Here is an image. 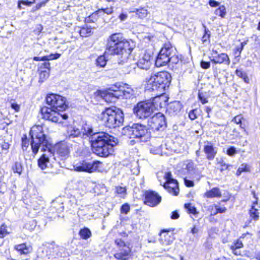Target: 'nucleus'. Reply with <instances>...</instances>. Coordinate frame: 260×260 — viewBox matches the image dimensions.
Listing matches in <instances>:
<instances>
[{
    "label": "nucleus",
    "instance_id": "20e7f679",
    "mask_svg": "<svg viewBox=\"0 0 260 260\" xmlns=\"http://www.w3.org/2000/svg\"><path fill=\"white\" fill-rule=\"evenodd\" d=\"M171 81V75L167 72H160L151 74L145 79V89L149 91L164 92L169 86Z\"/></svg>",
    "mask_w": 260,
    "mask_h": 260
},
{
    "label": "nucleus",
    "instance_id": "aec40b11",
    "mask_svg": "<svg viewBox=\"0 0 260 260\" xmlns=\"http://www.w3.org/2000/svg\"><path fill=\"white\" fill-rule=\"evenodd\" d=\"M169 230H161L160 233V241L163 245H169L175 239L174 234L169 233Z\"/></svg>",
    "mask_w": 260,
    "mask_h": 260
},
{
    "label": "nucleus",
    "instance_id": "a19ab883",
    "mask_svg": "<svg viewBox=\"0 0 260 260\" xmlns=\"http://www.w3.org/2000/svg\"><path fill=\"white\" fill-rule=\"evenodd\" d=\"M9 234L7 225L5 224H2L0 226V238H3Z\"/></svg>",
    "mask_w": 260,
    "mask_h": 260
},
{
    "label": "nucleus",
    "instance_id": "774afa93",
    "mask_svg": "<svg viewBox=\"0 0 260 260\" xmlns=\"http://www.w3.org/2000/svg\"><path fill=\"white\" fill-rule=\"evenodd\" d=\"M216 210L217 212L222 213L225 212L226 209L225 207H216Z\"/></svg>",
    "mask_w": 260,
    "mask_h": 260
},
{
    "label": "nucleus",
    "instance_id": "49530a36",
    "mask_svg": "<svg viewBox=\"0 0 260 260\" xmlns=\"http://www.w3.org/2000/svg\"><path fill=\"white\" fill-rule=\"evenodd\" d=\"M184 207L186 209H187L188 212H189L190 213H196V208L194 206H192L190 204H185Z\"/></svg>",
    "mask_w": 260,
    "mask_h": 260
},
{
    "label": "nucleus",
    "instance_id": "13d9d810",
    "mask_svg": "<svg viewBox=\"0 0 260 260\" xmlns=\"http://www.w3.org/2000/svg\"><path fill=\"white\" fill-rule=\"evenodd\" d=\"M106 90L108 91H111L113 93H115L116 91H120V89H119V87L116 85H114L109 88Z\"/></svg>",
    "mask_w": 260,
    "mask_h": 260
},
{
    "label": "nucleus",
    "instance_id": "f257e3e1",
    "mask_svg": "<svg viewBox=\"0 0 260 260\" xmlns=\"http://www.w3.org/2000/svg\"><path fill=\"white\" fill-rule=\"evenodd\" d=\"M29 135L31 138L30 145L32 152L36 154L40 148L44 152L38 160L39 167L42 170L49 168L53 160H56V157L54 156L51 150V144L46 139L43 127L40 125L34 126L30 131Z\"/></svg>",
    "mask_w": 260,
    "mask_h": 260
},
{
    "label": "nucleus",
    "instance_id": "ddd939ff",
    "mask_svg": "<svg viewBox=\"0 0 260 260\" xmlns=\"http://www.w3.org/2000/svg\"><path fill=\"white\" fill-rule=\"evenodd\" d=\"M115 243L119 247L120 251L116 253L114 257L120 260L127 259L131 251L129 247L127 246L125 243L120 239H116Z\"/></svg>",
    "mask_w": 260,
    "mask_h": 260
},
{
    "label": "nucleus",
    "instance_id": "8fccbe9b",
    "mask_svg": "<svg viewBox=\"0 0 260 260\" xmlns=\"http://www.w3.org/2000/svg\"><path fill=\"white\" fill-rule=\"evenodd\" d=\"M129 206L128 204H125L123 205L121 208V212L124 214H127L129 211Z\"/></svg>",
    "mask_w": 260,
    "mask_h": 260
},
{
    "label": "nucleus",
    "instance_id": "6e6d98bb",
    "mask_svg": "<svg viewBox=\"0 0 260 260\" xmlns=\"http://www.w3.org/2000/svg\"><path fill=\"white\" fill-rule=\"evenodd\" d=\"M184 182L185 185L187 187H192L194 185L193 181L190 180H188L186 178H184Z\"/></svg>",
    "mask_w": 260,
    "mask_h": 260
},
{
    "label": "nucleus",
    "instance_id": "3c124183",
    "mask_svg": "<svg viewBox=\"0 0 260 260\" xmlns=\"http://www.w3.org/2000/svg\"><path fill=\"white\" fill-rule=\"evenodd\" d=\"M116 192L118 194H124L126 192L125 187H123L121 186H117L116 187Z\"/></svg>",
    "mask_w": 260,
    "mask_h": 260
},
{
    "label": "nucleus",
    "instance_id": "f3484780",
    "mask_svg": "<svg viewBox=\"0 0 260 260\" xmlns=\"http://www.w3.org/2000/svg\"><path fill=\"white\" fill-rule=\"evenodd\" d=\"M161 201V197L154 191H148L145 193V203L150 206L154 207L158 205Z\"/></svg>",
    "mask_w": 260,
    "mask_h": 260
},
{
    "label": "nucleus",
    "instance_id": "e2e57ef3",
    "mask_svg": "<svg viewBox=\"0 0 260 260\" xmlns=\"http://www.w3.org/2000/svg\"><path fill=\"white\" fill-rule=\"evenodd\" d=\"M11 107L16 112H18L20 110V105L15 103H12L11 104Z\"/></svg>",
    "mask_w": 260,
    "mask_h": 260
},
{
    "label": "nucleus",
    "instance_id": "338daca9",
    "mask_svg": "<svg viewBox=\"0 0 260 260\" xmlns=\"http://www.w3.org/2000/svg\"><path fill=\"white\" fill-rule=\"evenodd\" d=\"M179 217V214L177 211H174L172 213L171 218L172 219H178Z\"/></svg>",
    "mask_w": 260,
    "mask_h": 260
},
{
    "label": "nucleus",
    "instance_id": "0e129e2a",
    "mask_svg": "<svg viewBox=\"0 0 260 260\" xmlns=\"http://www.w3.org/2000/svg\"><path fill=\"white\" fill-rule=\"evenodd\" d=\"M219 3L215 1V0H210L209 1V5L211 7H216L219 5Z\"/></svg>",
    "mask_w": 260,
    "mask_h": 260
},
{
    "label": "nucleus",
    "instance_id": "72a5a7b5",
    "mask_svg": "<svg viewBox=\"0 0 260 260\" xmlns=\"http://www.w3.org/2000/svg\"><path fill=\"white\" fill-rule=\"evenodd\" d=\"M214 14L222 18H224L226 15V11L225 6L222 5L219 7L218 8L215 10Z\"/></svg>",
    "mask_w": 260,
    "mask_h": 260
},
{
    "label": "nucleus",
    "instance_id": "864d4df0",
    "mask_svg": "<svg viewBox=\"0 0 260 260\" xmlns=\"http://www.w3.org/2000/svg\"><path fill=\"white\" fill-rule=\"evenodd\" d=\"M29 145L28 141H27L26 136H25V138H22V147L23 150H24V148L26 149V148L28 147Z\"/></svg>",
    "mask_w": 260,
    "mask_h": 260
},
{
    "label": "nucleus",
    "instance_id": "393cba45",
    "mask_svg": "<svg viewBox=\"0 0 260 260\" xmlns=\"http://www.w3.org/2000/svg\"><path fill=\"white\" fill-rule=\"evenodd\" d=\"M160 51L169 57L173 56L176 52L175 48L172 46L170 42L165 43Z\"/></svg>",
    "mask_w": 260,
    "mask_h": 260
},
{
    "label": "nucleus",
    "instance_id": "f8f14e48",
    "mask_svg": "<svg viewBox=\"0 0 260 260\" xmlns=\"http://www.w3.org/2000/svg\"><path fill=\"white\" fill-rule=\"evenodd\" d=\"M164 179L166 180V182L163 185L164 188L170 193L177 196L179 192L178 182L176 180L172 177L171 173L166 172L164 176Z\"/></svg>",
    "mask_w": 260,
    "mask_h": 260
},
{
    "label": "nucleus",
    "instance_id": "58836bf2",
    "mask_svg": "<svg viewBox=\"0 0 260 260\" xmlns=\"http://www.w3.org/2000/svg\"><path fill=\"white\" fill-rule=\"evenodd\" d=\"M107 59L104 55H101L96 59V64L100 67H104L107 63Z\"/></svg>",
    "mask_w": 260,
    "mask_h": 260
},
{
    "label": "nucleus",
    "instance_id": "09e8293b",
    "mask_svg": "<svg viewBox=\"0 0 260 260\" xmlns=\"http://www.w3.org/2000/svg\"><path fill=\"white\" fill-rule=\"evenodd\" d=\"M242 118H243L241 115H237L234 117V118L233 119L232 121L237 124H240V126L241 128H244V127H243L242 126V124H241V121H242Z\"/></svg>",
    "mask_w": 260,
    "mask_h": 260
},
{
    "label": "nucleus",
    "instance_id": "a211bd4d",
    "mask_svg": "<svg viewBox=\"0 0 260 260\" xmlns=\"http://www.w3.org/2000/svg\"><path fill=\"white\" fill-rule=\"evenodd\" d=\"M182 169L186 171V174L191 178H194L198 175L196 165L191 160H186L183 162Z\"/></svg>",
    "mask_w": 260,
    "mask_h": 260
},
{
    "label": "nucleus",
    "instance_id": "a878e982",
    "mask_svg": "<svg viewBox=\"0 0 260 260\" xmlns=\"http://www.w3.org/2000/svg\"><path fill=\"white\" fill-rule=\"evenodd\" d=\"M134 91L132 88L129 87H126L125 88L120 89V91H117V95L118 96L119 99L130 98L133 95Z\"/></svg>",
    "mask_w": 260,
    "mask_h": 260
},
{
    "label": "nucleus",
    "instance_id": "2eb2a0df",
    "mask_svg": "<svg viewBox=\"0 0 260 260\" xmlns=\"http://www.w3.org/2000/svg\"><path fill=\"white\" fill-rule=\"evenodd\" d=\"M56 154L61 160L67 159L70 155V147L67 143L61 142L55 146Z\"/></svg>",
    "mask_w": 260,
    "mask_h": 260
},
{
    "label": "nucleus",
    "instance_id": "39448f33",
    "mask_svg": "<svg viewBox=\"0 0 260 260\" xmlns=\"http://www.w3.org/2000/svg\"><path fill=\"white\" fill-rule=\"evenodd\" d=\"M104 125L109 128L121 126L123 122V114L115 107L106 108L99 117Z\"/></svg>",
    "mask_w": 260,
    "mask_h": 260
},
{
    "label": "nucleus",
    "instance_id": "dca6fc26",
    "mask_svg": "<svg viewBox=\"0 0 260 260\" xmlns=\"http://www.w3.org/2000/svg\"><path fill=\"white\" fill-rule=\"evenodd\" d=\"M152 104L151 107L154 112L158 111L162 107L166 105V103L168 101V98L163 94V92L159 95L156 96L155 97L149 100Z\"/></svg>",
    "mask_w": 260,
    "mask_h": 260
},
{
    "label": "nucleus",
    "instance_id": "79ce46f5",
    "mask_svg": "<svg viewBox=\"0 0 260 260\" xmlns=\"http://www.w3.org/2000/svg\"><path fill=\"white\" fill-rule=\"evenodd\" d=\"M60 56V54L59 53H54V54H51L49 55L44 56L43 57V59H45V60H51L53 59H56L58 58Z\"/></svg>",
    "mask_w": 260,
    "mask_h": 260
},
{
    "label": "nucleus",
    "instance_id": "69168bd1",
    "mask_svg": "<svg viewBox=\"0 0 260 260\" xmlns=\"http://www.w3.org/2000/svg\"><path fill=\"white\" fill-rule=\"evenodd\" d=\"M3 150H8L10 147V144L6 142H4L1 145Z\"/></svg>",
    "mask_w": 260,
    "mask_h": 260
},
{
    "label": "nucleus",
    "instance_id": "bf43d9fd",
    "mask_svg": "<svg viewBox=\"0 0 260 260\" xmlns=\"http://www.w3.org/2000/svg\"><path fill=\"white\" fill-rule=\"evenodd\" d=\"M218 164L220 165L221 168L220 170L221 172L228 169L229 168V165H226L222 160L221 161L218 162Z\"/></svg>",
    "mask_w": 260,
    "mask_h": 260
},
{
    "label": "nucleus",
    "instance_id": "6e6552de",
    "mask_svg": "<svg viewBox=\"0 0 260 260\" xmlns=\"http://www.w3.org/2000/svg\"><path fill=\"white\" fill-rule=\"evenodd\" d=\"M57 110L49 107H44L41 110V114L44 119L53 122L62 123V120H66L68 118L67 114H61Z\"/></svg>",
    "mask_w": 260,
    "mask_h": 260
},
{
    "label": "nucleus",
    "instance_id": "c85d7f7f",
    "mask_svg": "<svg viewBox=\"0 0 260 260\" xmlns=\"http://www.w3.org/2000/svg\"><path fill=\"white\" fill-rule=\"evenodd\" d=\"M204 197L207 198H220L221 197V193L219 188L214 187L206 191L204 194Z\"/></svg>",
    "mask_w": 260,
    "mask_h": 260
},
{
    "label": "nucleus",
    "instance_id": "c03bdc74",
    "mask_svg": "<svg viewBox=\"0 0 260 260\" xmlns=\"http://www.w3.org/2000/svg\"><path fill=\"white\" fill-rule=\"evenodd\" d=\"M242 247H243L242 242L240 240H237L231 246V248L232 250L236 251V250H237V249L240 248Z\"/></svg>",
    "mask_w": 260,
    "mask_h": 260
},
{
    "label": "nucleus",
    "instance_id": "473e14b6",
    "mask_svg": "<svg viewBox=\"0 0 260 260\" xmlns=\"http://www.w3.org/2000/svg\"><path fill=\"white\" fill-rule=\"evenodd\" d=\"M181 109V106L179 102H175L171 103L169 107L168 110L171 112L173 111V112L177 113L179 112Z\"/></svg>",
    "mask_w": 260,
    "mask_h": 260
},
{
    "label": "nucleus",
    "instance_id": "f03ea898",
    "mask_svg": "<svg viewBox=\"0 0 260 260\" xmlns=\"http://www.w3.org/2000/svg\"><path fill=\"white\" fill-rule=\"evenodd\" d=\"M132 50L133 47L130 46L129 42L124 39L121 34H114L108 40L107 51L111 55L119 56L118 62L119 64L127 62Z\"/></svg>",
    "mask_w": 260,
    "mask_h": 260
},
{
    "label": "nucleus",
    "instance_id": "cd10ccee",
    "mask_svg": "<svg viewBox=\"0 0 260 260\" xmlns=\"http://www.w3.org/2000/svg\"><path fill=\"white\" fill-rule=\"evenodd\" d=\"M79 137H81V132L79 129L72 126L68 128L67 137L69 139L71 140Z\"/></svg>",
    "mask_w": 260,
    "mask_h": 260
},
{
    "label": "nucleus",
    "instance_id": "6ab92c4d",
    "mask_svg": "<svg viewBox=\"0 0 260 260\" xmlns=\"http://www.w3.org/2000/svg\"><path fill=\"white\" fill-rule=\"evenodd\" d=\"M204 152L206 154L207 159L212 160L217 153V150L212 142L206 141L204 143Z\"/></svg>",
    "mask_w": 260,
    "mask_h": 260
},
{
    "label": "nucleus",
    "instance_id": "f704fd0d",
    "mask_svg": "<svg viewBox=\"0 0 260 260\" xmlns=\"http://www.w3.org/2000/svg\"><path fill=\"white\" fill-rule=\"evenodd\" d=\"M257 204V201L253 203V205ZM250 217L252 218L254 220H257L259 217V213L258 212V210L254 208V205H253L250 210Z\"/></svg>",
    "mask_w": 260,
    "mask_h": 260
},
{
    "label": "nucleus",
    "instance_id": "b1692460",
    "mask_svg": "<svg viewBox=\"0 0 260 260\" xmlns=\"http://www.w3.org/2000/svg\"><path fill=\"white\" fill-rule=\"evenodd\" d=\"M116 94H117V91L115 93H113L107 90L104 91L101 93L102 96L108 103L115 102L119 99L118 96Z\"/></svg>",
    "mask_w": 260,
    "mask_h": 260
},
{
    "label": "nucleus",
    "instance_id": "7c9ffc66",
    "mask_svg": "<svg viewBox=\"0 0 260 260\" xmlns=\"http://www.w3.org/2000/svg\"><path fill=\"white\" fill-rule=\"evenodd\" d=\"M129 12L135 13L140 18H145L148 13L147 10L144 8L139 9L133 8L130 10Z\"/></svg>",
    "mask_w": 260,
    "mask_h": 260
},
{
    "label": "nucleus",
    "instance_id": "ea45409f",
    "mask_svg": "<svg viewBox=\"0 0 260 260\" xmlns=\"http://www.w3.org/2000/svg\"><path fill=\"white\" fill-rule=\"evenodd\" d=\"M12 170L14 173L20 175L22 171V166L21 163L16 162L12 167Z\"/></svg>",
    "mask_w": 260,
    "mask_h": 260
},
{
    "label": "nucleus",
    "instance_id": "bb28decb",
    "mask_svg": "<svg viewBox=\"0 0 260 260\" xmlns=\"http://www.w3.org/2000/svg\"><path fill=\"white\" fill-rule=\"evenodd\" d=\"M44 249L47 253H49V255H58L59 247L54 242L46 244Z\"/></svg>",
    "mask_w": 260,
    "mask_h": 260
},
{
    "label": "nucleus",
    "instance_id": "4468645a",
    "mask_svg": "<svg viewBox=\"0 0 260 260\" xmlns=\"http://www.w3.org/2000/svg\"><path fill=\"white\" fill-rule=\"evenodd\" d=\"M209 58L210 60L215 64L225 63L229 65L230 63V58L226 53H221L218 54L217 51L215 50H212Z\"/></svg>",
    "mask_w": 260,
    "mask_h": 260
},
{
    "label": "nucleus",
    "instance_id": "a18cd8bd",
    "mask_svg": "<svg viewBox=\"0 0 260 260\" xmlns=\"http://www.w3.org/2000/svg\"><path fill=\"white\" fill-rule=\"evenodd\" d=\"M249 171L247 165L246 164H242L240 167L238 169L236 174L237 176H240L242 172H248Z\"/></svg>",
    "mask_w": 260,
    "mask_h": 260
},
{
    "label": "nucleus",
    "instance_id": "de8ad7c7",
    "mask_svg": "<svg viewBox=\"0 0 260 260\" xmlns=\"http://www.w3.org/2000/svg\"><path fill=\"white\" fill-rule=\"evenodd\" d=\"M198 97L200 101L203 104L208 103L207 98L204 93L202 92H199Z\"/></svg>",
    "mask_w": 260,
    "mask_h": 260
},
{
    "label": "nucleus",
    "instance_id": "423d86ee",
    "mask_svg": "<svg viewBox=\"0 0 260 260\" xmlns=\"http://www.w3.org/2000/svg\"><path fill=\"white\" fill-rule=\"evenodd\" d=\"M122 134L129 138H136L141 142H147L150 138V133L145 125L139 123L127 126L122 129Z\"/></svg>",
    "mask_w": 260,
    "mask_h": 260
},
{
    "label": "nucleus",
    "instance_id": "2f4dec72",
    "mask_svg": "<svg viewBox=\"0 0 260 260\" xmlns=\"http://www.w3.org/2000/svg\"><path fill=\"white\" fill-rule=\"evenodd\" d=\"M17 252L19 254H27L30 252L31 248L30 246H27L25 244L23 243L18 245L16 246Z\"/></svg>",
    "mask_w": 260,
    "mask_h": 260
},
{
    "label": "nucleus",
    "instance_id": "e433bc0d",
    "mask_svg": "<svg viewBox=\"0 0 260 260\" xmlns=\"http://www.w3.org/2000/svg\"><path fill=\"white\" fill-rule=\"evenodd\" d=\"M235 73L237 76L242 78L246 83H248L249 82V79L247 74L242 70H236Z\"/></svg>",
    "mask_w": 260,
    "mask_h": 260
},
{
    "label": "nucleus",
    "instance_id": "c9c22d12",
    "mask_svg": "<svg viewBox=\"0 0 260 260\" xmlns=\"http://www.w3.org/2000/svg\"><path fill=\"white\" fill-rule=\"evenodd\" d=\"M91 33V28L88 26L83 27L80 30V35L82 37H87Z\"/></svg>",
    "mask_w": 260,
    "mask_h": 260
},
{
    "label": "nucleus",
    "instance_id": "052dcab7",
    "mask_svg": "<svg viewBox=\"0 0 260 260\" xmlns=\"http://www.w3.org/2000/svg\"><path fill=\"white\" fill-rule=\"evenodd\" d=\"M201 66L203 69H207L210 68V63L209 62L202 61L201 62Z\"/></svg>",
    "mask_w": 260,
    "mask_h": 260
},
{
    "label": "nucleus",
    "instance_id": "7ed1b4c3",
    "mask_svg": "<svg viewBox=\"0 0 260 260\" xmlns=\"http://www.w3.org/2000/svg\"><path fill=\"white\" fill-rule=\"evenodd\" d=\"M91 142L93 152L101 157L111 154L113 147L118 143L116 138L104 132L95 134L91 137Z\"/></svg>",
    "mask_w": 260,
    "mask_h": 260
},
{
    "label": "nucleus",
    "instance_id": "4be33fe9",
    "mask_svg": "<svg viewBox=\"0 0 260 260\" xmlns=\"http://www.w3.org/2000/svg\"><path fill=\"white\" fill-rule=\"evenodd\" d=\"M50 63L45 62L41 67L39 73V82H43L49 76Z\"/></svg>",
    "mask_w": 260,
    "mask_h": 260
},
{
    "label": "nucleus",
    "instance_id": "4d7b16f0",
    "mask_svg": "<svg viewBox=\"0 0 260 260\" xmlns=\"http://www.w3.org/2000/svg\"><path fill=\"white\" fill-rule=\"evenodd\" d=\"M169 58H170L169 62H172V63H177L179 61L178 58L176 54Z\"/></svg>",
    "mask_w": 260,
    "mask_h": 260
},
{
    "label": "nucleus",
    "instance_id": "37998d69",
    "mask_svg": "<svg viewBox=\"0 0 260 260\" xmlns=\"http://www.w3.org/2000/svg\"><path fill=\"white\" fill-rule=\"evenodd\" d=\"M113 12V8L112 7L107 8L106 9H101L98 10L96 13L98 14H101L102 13H106L108 15L111 14Z\"/></svg>",
    "mask_w": 260,
    "mask_h": 260
},
{
    "label": "nucleus",
    "instance_id": "680f3d73",
    "mask_svg": "<svg viewBox=\"0 0 260 260\" xmlns=\"http://www.w3.org/2000/svg\"><path fill=\"white\" fill-rule=\"evenodd\" d=\"M133 69H135L134 67H132V66H128L124 68L123 72L124 74H129Z\"/></svg>",
    "mask_w": 260,
    "mask_h": 260
},
{
    "label": "nucleus",
    "instance_id": "603ef678",
    "mask_svg": "<svg viewBox=\"0 0 260 260\" xmlns=\"http://www.w3.org/2000/svg\"><path fill=\"white\" fill-rule=\"evenodd\" d=\"M197 110H192L190 111L188 114L189 118L191 120H194L197 118Z\"/></svg>",
    "mask_w": 260,
    "mask_h": 260
},
{
    "label": "nucleus",
    "instance_id": "5fc2aeb1",
    "mask_svg": "<svg viewBox=\"0 0 260 260\" xmlns=\"http://www.w3.org/2000/svg\"><path fill=\"white\" fill-rule=\"evenodd\" d=\"M236 153V148L234 147H231L227 150V154L230 156H233Z\"/></svg>",
    "mask_w": 260,
    "mask_h": 260
},
{
    "label": "nucleus",
    "instance_id": "1a4fd4ad",
    "mask_svg": "<svg viewBox=\"0 0 260 260\" xmlns=\"http://www.w3.org/2000/svg\"><path fill=\"white\" fill-rule=\"evenodd\" d=\"M47 104L50 106L51 108L57 111L64 110L67 108L66 99L60 95L50 94L46 98Z\"/></svg>",
    "mask_w": 260,
    "mask_h": 260
},
{
    "label": "nucleus",
    "instance_id": "412c9836",
    "mask_svg": "<svg viewBox=\"0 0 260 260\" xmlns=\"http://www.w3.org/2000/svg\"><path fill=\"white\" fill-rule=\"evenodd\" d=\"M152 57L149 54L145 53L137 62V66L142 69L147 70L151 64Z\"/></svg>",
    "mask_w": 260,
    "mask_h": 260
},
{
    "label": "nucleus",
    "instance_id": "c756f323",
    "mask_svg": "<svg viewBox=\"0 0 260 260\" xmlns=\"http://www.w3.org/2000/svg\"><path fill=\"white\" fill-rule=\"evenodd\" d=\"M80 132H81L82 137L88 136H92L93 137V135L95 134L93 133L91 127L87 124H85L82 126Z\"/></svg>",
    "mask_w": 260,
    "mask_h": 260
},
{
    "label": "nucleus",
    "instance_id": "9b49d317",
    "mask_svg": "<svg viewBox=\"0 0 260 260\" xmlns=\"http://www.w3.org/2000/svg\"><path fill=\"white\" fill-rule=\"evenodd\" d=\"M148 125L154 131L164 129L166 126L165 116L161 113H157L148 119Z\"/></svg>",
    "mask_w": 260,
    "mask_h": 260
},
{
    "label": "nucleus",
    "instance_id": "9d476101",
    "mask_svg": "<svg viewBox=\"0 0 260 260\" xmlns=\"http://www.w3.org/2000/svg\"><path fill=\"white\" fill-rule=\"evenodd\" d=\"M100 164V162L98 161L90 162L81 160L74 163L73 169L77 172L92 173L98 170Z\"/></svg>",
    "mask_w": 260,
    "mask_h": 260
},
{
    "label": "nucleus",
    "instance_id": "5701e85b",
    "mask_svg": "<svg viewBox=\"0 0 260 260\" xmlns=\"http://www.w3.org/2000/svg\"><path fill=\"white\" fill-rule=\"evenodd\" d=\"M170 59V58L160 50L155 60V65L157 67L166 66L169 62Z\"/></svg>",
    "mask_w": 260,
    "mask_h": 260
},
{
    "label": "nucleus",
    "instance_id": "0eeeda50",
    "mask_svg": "<svg viewBox=\"0 0 260 260\" xmlns=\"http://www.w3.org/2000/svg\"><path fill=\"white\" fill-rule=\"evenodd\" d=\"M151 106L152 104L150 101L139 102L134 108V113L139 118H147L154 113Z\"/></svg>",
    "mask_w": 260,
    "mask_h": 260
},
{
    "label": "nucleus",
    "instance_id": "4c0bfd02",
    "mask_svg": "<svg viewBox=\"0 0 260 260\" xmlns=\"http://www.w3.org/2000/svg\"><path fill=\"white\" fill-rule=\"evenodd\" d=\"M80 236L84 239H87L91 236V232L87 228L81 229L79 232Z\"/></svg>",
    "mask_w": 260,
    "mask_h": 260
}]
</instances>
